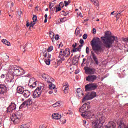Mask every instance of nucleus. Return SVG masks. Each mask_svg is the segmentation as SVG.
Listing matches in <instances>:
<instances>
[{"mask_svg":"<svg viewBox=\"0 0 128 128\" xmlns=\"http://www.w3.org/2000/svg\"><path fill=\"white\" fill-rule=\"evenodd\" d=\"M101 39L104 46L106 48H110L116 40V36H110V32L106 31L105 32L104 36H102Z\"/></svg>","mask_w":128,"mask_h":128,"instance_id":"nucleus-1","label":"nucleus"},{"mask_svg":"<svg viewBox=\"0 0 128 128\" xmlns=\"http://www.w3.org/2000/svg\"><path fill=\"white\" fill-rule=\"evenodd\" d=\"M88 108H90V106L88 105L87 103H85L79 109V112H82V114H81L82 116L86 118H90V120H92V118H94V115L90 111H86L88 110Z\"/></svg>","mask_w":128,"mask_h":128,"instance_id":"nucleus-2","label":"nucleus"},{"mask_svg":"<svg viewBox=\"0 0 128 128\" xmlns=\"http://www.w3.org/2000/svg\"><path fill=\"white\" fill-rule=\"evenodd\" d=\"M90 44L92 47V50L96 54H98V52H104L102 46H100V38H94L90 42Z\"/></svg>","mask_w":128,"mask_h":128,"instance_id":"nucleus-3","label":"nucleus"},{"mask_svg":"<svg viewBox=\"0 0 128 128\" xmlns=\"http://www.w3.org/2000/svg\"><path fill=\"white\" fill-rule=\"evenodd\" d=\"M70 54V52L68 48H66L64 50H61L58 56V62L61 64L62 62L64 60V58H68Z\"/></svg>","mask_w":128,"mask_h":128,"instance_id":"nucleus-4","label":"nucleus"},{"mask_svg":"<svg viewBox=\"0 0 128 128\" xmlns=\"http://www.w3.org/2000/svg\"><path fill=\"white\" fill-rule=\"evenodd\" d=\"M22 116V111H18L10 117L11 122H12L15 124H18L20 122Z\"/></svg>","mask_w":128,"mask_h":128,"instance_id":"nucleus-5","label":"nucleus"},{"mask_svg":"<svg viewBox=\"0 0 128 128\" xmlns=\"http://www.w3.org/2000/svg\"><path fill=\"white\" fill-rule=\"evenodd\" d=\"M44 90V86H39L37 87L32 94L34 98H40Z\"/></svg>","mask_w":128,"mask_h":128,"instance_id":"nucleus-6","label":"nucleus"},{"mask_svg":"<svg viewBox=\"0 0 128 128\" xmlns=\"http://www.w3.org/2000/svg\"><path fill=\"white\" fill-rule=\"evenodd\" d=\"M13 73L14 74H15V76H22V74H24L26 73V72H24V69L22 68L18 67L16 68L14 67V71Z\"/></svg>","mask_w":128,"mask_h":128,"instance_id":"nucleus-7","label":"nucleus"},{"mask_svg":"<svg viewBox=\"0 0 128 128\" xmlns=\"http://www.w3.org/2000/svg\"><path fill=\"white\" fill-rule=\"evenodd\" d=\"M98 88V84L96 83L88 84L85 86V90L90 92V90H94Z\"/></svg>","mask_w":128,"mask_h":128,"instance_id":"nucleus-8","label":"nucleus"},{"mask_svg":"<svg viewBox=\"0 0 128 128\" xmlns=\"http://www.w3.org/2000/svg\"><path fill=\"white\" fill-rule=\"evenodd\" d=\"M96 96V92H92L91 93L88 94L84 97L82 102H84L85 100H92L94 98H95Z\"/></svg>","mask_w":128,"mask_h":128,"instance_id":"nucleus-9","label":"nucleus"},{"mask_svg":"<svg viewBox=\"0 0 128 128\" xmlns=\"http://www.w3.org/2000/svg\"><path fill=\"white\" fill-rule=\"evenodd\" d=\"M96 120L102 126L106 122V117H104V115L98 112L96 117Z\"/></svg>","mask_w":128,"mask_h":128,"instance_id":"nucleus-10","label":"nucleus"},{"mask_svg":"<svg viewBox=\"0 0 128 128\" xmlns=\"http://www.w3.org/2000/svg\"><path fill=\"white\" fill-rule=\"evenodd\" d=\"M42 78L48 84H52V82H54V79L48 75V74H42Z\"/></svg>","mask_w":128,"mask_h":128,"instance_id":"nucleus-11","label":"nucleus"},{"mask_svg":"<svg viewBox=\"0 0 128 128\" xmlns=\"http://www.w3.org/2000/svg\"><path fill=\"white\" fill-rule=\"evenodd\" d=\"M85 72L88 74H96V69L94 68H90V67H84Z\"/></svg>","mask_w":128,"mask_h":128,"instance_id":"nucleus-12","label":"nucleus"},{"mask_svg":"<svg viewBox=\"0 0 128 128\" xmlns=\"http://www.w3.org/2000/svg\"><path fill=\"white\" fill-rule=\"evenodd\" d=\"M8 92V87L6 85L2 84H0V96Z\"/></svg>","mask_w":128,"mask_h":128,"instance_id":"nucleus-13","label":"nucleus"},{"mask_svg":"<svg viewBox=\"0 0 128 128\" xmlns=\"http://www.w3.org/2000/svg\"><path fill=\"white\" fill-rule=\"evenodd\" d=\"M28 86H29L30 88H36V79L34 78H30Z\"/></svg>","mask_w":128,"mask_h":128,"instance_id":"nucleus-14","label":"nucleus"},{"mask_svg":"<svg viewBox=\"0 0 128 128\" xmlns=\"http://www.w3.org/2000/svg\"><path fill=\"white\" fill-rule=\"evenodd\" d=\"M16 108V105L14 104V102H12L11 104L7 108L6 112H12V110H14Z\"/></svg>","mask_w":128,"mask_h":128,"instance_id":"nucleus-15","label":"nucleus"},{"mask_svg":"<svg viewBox=\"0 0 128 128\" xmlns=\"http://www.w3.org/2000/svg\"><path fill=\"white\" fill-rule=\"evenodd\" d=\"M98 77H96V75H89L86 78V80L87 82H94Z\"/></svg>","mask_w":128,"mask_h":128,"instance_id":"nucleus-16","label":"nucleus"},{"mask_svg":"<svg viewBox=\"0 0 128 128\" xmlns=\"http://www.w3.org/2000/svg\"><path fill=\"white\" fill-rule=\"evenodd\" d=\"M102 124L101 123H99L98 121L96 120L92 122V128H102Z\"/></svg>","mask_w":128,"mask_h":128,"instance_id":"nucleus-17","label":"nucleus"},{"mask_svg":"<svg viewBox=\"0 0 128 128\" xmlns=\"http://www.w3.org/2000/svg\"><path fill=\"white\" fill-rule=\"evenodd\" d=\"M90 54H91V56L94 60L96 64V66L98 65V64H99L98 59V57H96V55L94 52L92 51Z\"/></svg>","mask_w":128,"mask_h":128,"instance_id":"nucleus-18","label":"nucleus"},{"mask_svg":"<svg viewBox=\"0 0 128 128\" xmlns=\"http://www.w3.org/2000/svg\"><path fill=\"white\" fill-rule=\"evenodd\" d=\"M116 124L112 122H110L108 124V126H106L104 128H116Z\"/></svg>","mask_w":128,"mask_h":128,"instance_id":"nucleus-19","label":"nucleus"},{"mask_svg":"<svg viewBox=\"0 0 128 128\" xmlns=\"http://www.w3.org/2000/svg\"><path fill=\"white\" fill-rule=\"evenodd\" d=\"M62 118V116L58 113H54L52 114V118L54 120H60Z\"/></svg>","mask_w":128,"mask_h":128,"instance_id":"nucleus-20","label":"nucleus"},{"mask_svg":"<svg viewBox=\"0 0 128 128\" xmlns=\"http://www.w3.org/2000/svg\"><path fill=\"white\" fill-rule=\"evenodd\" d=\"M62 90L64 92V94L68 93V84L66 83L62 86Z\"/></svg>","mask_w":128,"mask_h":128,"instance_id":"nucleus-21","label":"nucleus"},{"mask_svg":"<svg viewBox=\"0 0 128 128\" xmlns=\"http://www.w3.org/2000/svg\"><path fill=\"white\" fill-rule=\"evenodd\" d=\"M12 76H10L8 75H6V82H14V78Z\"/></svg>","mask_w":128,"mask_h":128,"instance_id":"nucleus-22","label":"nucleus"},{"mask_svg":"<svg viewBox=\"0 0 128 128\" xmlns=\"http://www.w3.org/2000/svg\"><path fill=\"white\" fill-rule=\"evenodd\" d=\"M22 94L23 96H24V98H28V96H30V92L28 90H24Z\"/></svg>","mask_w":128,"mask_h":128,"instance_id":"nucleus-23","label":"nucleus"},{"mask_svg":"<svg viewBox=\"0 0 128 128\" xmlns=\"http://www.w3.org/2000/svg\"><path fill=\"white\" fill-rule=\"evenodd\" d=\"M24 91V88L22 87L18 86L17 88V92H18V94H23Z\"/></svg>","mask_w":128,"mask_h":128,"instance_id":"nucleus-24","label":"nucleus"},{"mask_svg":"<svg viewBox=\"0 0 128 128\" xmlns=\"http://www.w3.org/2000/svg\"><path fill=\"white\" fill-rule=\"evenodd\" d=\"M26 102V106H30L32 104V98H30L27 101H24Z\"/></svg>","mask_w":128,"mask_h":128,"instance_id":"nucleus-25","label":"nucleus"},{"mask_svg":"<svg viewBox=\"0 0 128 128\" xmlns=\"http://www.w3.org/2000/svg\"><path fill=\"white\" fill-rule=\"evenodd\" d=\"M76 92L78 96H80L81 94L82 96H84V93H82V90L80 88H77Z\"/></svg>","mask_w":128,"mask_h":128,"instance_id":"nucleus-26","label":"nucleus"},{"mask_svg":"<svg viewBox=\"0 0 128 128\" xmlns=\"http://www.w3.org/2000/svg\"><path fill=\"white\" fill-rule=\"evenodd\" d=\"M30 124H22L21 126H20L18 128H30Z\"/></svg>","mask_w":128,"mask_h":128,"instance_id":"nucleus-27","label":"nucleus"},{"mask_svg":"<svg viewBox=\"0 0 128 128\" xmlns=\"http://www.w3.org/2000/svg\"><path fill=\"white\" fill-rule=\"evenodd\" d=\"M2 42H3V44H6V46H10V42L8 41V40L6 39L2 40Z\"/></svg>","mask_w":128,"mask_h":128,"instance_id":"nucleus-28","label":"nucleus"},{"mask_svg":"<svg viewBox=\"0 0 128 128\" xmlns=\"http://www.w3.org/2000/svg\"><path fill=\"white\" fill-rule=\"evenodd\" d=\"M80 52V48H74L72 51V52Z\"/></svg>","mask_w":128,"mask_h":128,"instance_id":"nucleus-29","label":"nucleus"},{"mask_svg":"<svg viewBox=\"0 0 128 128\" xmlns=\"http://www.w3.org/2000/svg\"><path fill=\"white\" fill-rule=\"evenodd\" d=\"M49 88L50 90H54V88H56V85L51 82V84L49 85Z\"/></svg>","mask_w":128,"mask_h":128,"instance_id":"nucleus-30","label":"nucleus"},{"mask_svg":"<svg viewBox=\"0 0 128 128\" xmlns=\"http://www.w3.org/2000/svg\"><path fill=\"white\" fill-rule=\"evenodd\" d=\"M91 2H94V6H98V0H90Z\"/></svg>","mask_w":128,"mask_h":128,"instance_id":"nucleus-31","label":"nucleus"},{"mask_svg":"<svg viewBox=\"0 0 128 128\" xmlns=\"http://www.w3.org/2000/svg\"><path fill=\"white\" fill-rule=\"evenodd\" d=\"M50 54V52L46 50H45L43 52V56H44V58H46Z\"/></svg>","mask_w":128,"mask_h":128,"instance_id":"nucleus-32","label":"nucleus"},{"mask_svg":"<svg viewBox=\"0 0 128 128\" xmlns=\"http://www.w3.org/2000/svg\"><path fill=\"white\" fill-rule=\"evenodd\" d=\"M44 62L47 64V66H50V59H46L44 60Z\"/></svg>","mask_w":128,"mask_h":128,"instance_id":"nucleus-33","label":"nucleus"},{"mask_svg":"<svg viewBox=\"0 0 128 128\" xmlns=\"http://www.w3.org/2000/svg\"><path fill=\"white\" fill-rule=\"evenodd\" d=\"M60 102H56V103L53 104L52 106L53 108H56V106H60Z\"/></svg>","mask_w":128,"mask_h":128,"instance_id":"nucleus-34","label":"nucleus"},{"mask_svg":"<svg viewBox=\"0 0 128 128\" xmlns=\"http://www.w3.org/2000/svg\"><path fill=\"white\" fill-rule=\"evenodd\" d=\"M24 106H26V102H24L19 107L20 110L22 108H24Z\"/></svg>","mask_w":128,"mask_h":128,"instance_id":"nucleus-35","label":"nucleus"},{"mask_svg":"<svg viewBox=\"0 0 128 128\" xmlns=\"http://www.w3.org/2000/svg\"><path fill=\"white\" fill-rule=\"evenodd\" d=\"M52 50H54V46H51L50 47H48L47 52H52Z\"/></svg>","mask_w":128,"mask_h":128,"instance_id":"nucleus-36","label":"nucleus"},{"mask_svg":"<svg viewBox=\"0 0 128 128\" xmlns=\"http://www.w3.org/2000/svg\"><path fill=\"white\" fill-rule=\"evenodd\" d=\"M54 8H56V12H60V10H62V8L60 7L54 6Z\"/></svg>","mask_w":128,"mask_h":128,"instance_id":"nucleus-37","label":"nucleus"},{"mask_svg":"<svg viewBox=\"0 0 128 128\" xmlns=\"http://www.w3.org/2000/svg\"><path fill=\"white\" fill-rule=\"evenodd\" d=\"M49 36L50 38H54V33L53 32H50L49 34Z\"/></svg>","mask_w":128,"mask_h":128,"instance_id":"nucleus-38","label":"nucleus"},{"mask_svg":"<svg viewBox=\"0 0 128 128\" xmlns=\"http://www.w3.org/2000/svg\"><path fill=\"white\" fill-rule=\"evenodd\" d=\"M66 20V18L64 17L63 18H62L60 20V22H64Z\"/></svg>","mask_w":128,"mask_h":128,"instance_id":"nucleus-39","label":"nucleus"},{"mask_svg":"<svg viewBox=\"0 0 128 128\" xmlns=\"http://www.w3.org/2000/svg\"><path fill=\"white\" fill-rule=\"evenodd\" d=\"M33 22H36L38 20V18L36 15H34L32 17Z\"/></svg>","mask_w":128,"mask_h":128,"instance_id":"nucleus-40","label":"nucleus"},{"mask_svg":"<svg viewBox=\"0 0 128 128\" xmlns=\"http://www.w3.org/2000/svg\"><path fill=\"white\" fill-rule=\"evenodd\" d=\"M3 122H2V116H0V128L2 126Z\"/></svg>","mask_w":128,"mask_h":128,"instance_id":"nucleus-41","label":"nucleus"},{"mask_svg":"<svg viewBox=\"0 0 128 128\" xmlns=\"http://www.w3.org/2000/svg\"><path fill=\"white\" fill-rule=\"evenodd\" d=\"M80 30H76L75 34H76V36H78V34H80Z\"/></svg>","mask_w":128,"mask_h":128,"instance_id":"nucleus-42","label":"nucleus"},{"mask_svg":"<svg viewBox=\"0 0 128 128\" xmlns=\"http://www.w3.org/2000/svg\"><path fill=\"white\" fill-rule=\"evenodd\" d=\"M52 6H54V4L50 2L49 4V8H50V10H52Z\"/></svg>","mask_w":128,"mask_h":128,"instance_id":"nucleus-43","label":"nucleus"},{"mask_svg":"<svg viewBox=\"0 0 128 128\" xmlns=\"http://www.w3.org/2000/svg\"><path fill=\"white\" fill-rule=\"evenodd\" d=\"M60 38V36H58V34H56V35L55 37H54V39L56 40H58Z\"/></svg>","mask_w":128,"mask_h":128,"instance_id":"nucleus-44","label":"nucleus"},{"mask_svg":"<svg viewBox=\"0 0 128 128\" xmlns=\"http://www.w3.org/2000/svg\"><path fill=\"white\" fill-rule=\"evenodd\" d=\"M83 40H86V38H88V34H84L82 36Z\"/></svg>","mask_w":128,"mask_h":128,"instance_id":"nucleus-45","label":"nucleus"},{"mask_svg":"<svg viewBox=\"0 0 128 128\" xmlns=\"http://www.w3.org/2000/svg\"><path fill=\"white\" fill-rule=\"evenodd\" d=\"M72 63H73V64L76 65V64H78V60H75L74 59L72 60Z\"/></svg>","mask_w":128,"mask_h":128,"instance_id":"nucleus-46","label":"nucleus"},{"mask_svg":"<svg viewBox=\"0 0 128 128\" xmlns=\"http://www.w3.org/2000/svg\"><path fill=\"white\" fill-rule=\"evenodd\" d=\"M86 54H90V48L88 47L86 48Z\"/></svg>","mask_w":128,"mask_h":128,"instance_id":"nucleus-47","label":"nucleus"},{"mask_svg":"<svg viewBox=\"0 0 128 128\" xmlns=\"http://www.w3.org/2000/svg\"><path fill=\"white\" fill-rule=\"evenodd\" d=\"M39 128H46V126L44 124L40 125L39 126Z\"/></svg>","mask_w":128,"mask_h":128,"instance_id":"nucleus-48","label":"nucleus"},{"mask_svg":"<svg viewBox=\"0 0 128 128\" xmlns=\"http://www.w3.org/2000/svg\"><path fill=\"white\" fill-rule=\"evenodd\" d=\"M36 24V22H34L30 24V26H34Z\"/></svg>","mask_w":128,"mask_h":128,"instance_id":"nucleus-49","label":"nucleus"},{"mask_svg":"<svg viewBox=\"0 0 128 128\" xmlns=\"http://www.w3.org/2000/svg\"><path fill=\"white\" fill-rule=\"evenodd\" d=\"M76 46H78V44L75 43L72 45V46L74 48H76Z\"/></svg>","mask_w":128,"mask_h":128,"instance_id":"nucleus-50","label":"nucleus"},{"mask_svg":"<svg viewBox=\"0 0 128 128\" xmlns=\"http://www.w3.org/2000/svg\"><path fill=\"white\" fill-rule=\"evenodd\" d=\"M83 124L84 126H88V124H86V120H83Z\"/></svg>","mask_w":128,"mask_h":128,"instance_id":"nucleus-51","label":"nucleus"},{"mask_svg":"<svg viewBox=\"0 0 128 128\" xmlns=\"http://www.w3.org/2000/svg\"><path fill=\"white\" fill-rule=\"evenodd\" d=\"M84 41L82 39H80V44H84Z\"/></svg>","mask_w":128,"mask_h":128,"instance_id":"nucleus-52","label":"nucleus"},{"mask_svg":"<svg viewBox=\"0 0 128 128\" xmlns=\"http://www.w3.org/2000/svg\"><path fill=\"white\" fill-rule=\"evenodd\" d=\"M64 4L65 6H68L69 3L68 2H66V1H64Z\"/></svg>","mask_w":128,"mask_h":128,"instance_id":"nucleus-53","label":"nucleus"},{"mask_svg":"<svg viewBox=\"0 0 128 128\" xmlns=\"http://www.w3.org/2000/svg\"><path fill=\"white\" fill-rule=\"evenodd\" d=\"M50 56H52V55H50V54H48V56H46L47 59L50 60Z\"/></svg>","mask_w":128,"mask_h":128,"instance_id":"nucleus-54","label":"nucleus"},{"mask_svg":"<svg viewBox=\"0 0 128 128\" xmlns=\"http://www.w3.org/2000/svg\"><path fill=\"white\" fill-rule=\"evenodd\" d=\"M6 75L2 74V75H1V78H6Z\"/></svg>","mask_w":128,"mask_h":128,"instance_id":"nucleus-55","label":"nucleus"},{"mask_svg":"<svg viewBox=\"0 0 128 128\" xmlns=\"http://www.w3.org/2000/svg\"><path fill=\"white\" fill-rule=\"evenodd\" d=\"M96 28H93V34H96Z\"/></svg>","mask_w":128,"mask_h":128,"instance_id":"nucleus-56","label":"nucleus"},{"mask_svg":"<svg viewBox=\"0 0 128 128\" xmlns=\"http://www.w3.org/2000/svg\"><path fill=\"white\" fill-rule=\"evenodd\" d=\"M4 58L6 60H8V58H10V56H8V55H6Z\"/></svg>","mask_w":128,"mask_h":128,"instance_id":"nucleus-57","label":"nucleus"},{"mask_svg":"<svg viewBox=\"0 0 128 128\" xmlns=\"http://www.w3.org/2000/svg\"><path fill=\"white\" fill-rule=\"evenodd\" d=\"M22 14V11H20V12H18V16H20V14Z\"/></svg>","mask_w":128,"mask_h":128,"instance_id":"nucleus-58","label":"nucleus"},{"mask_svg":"<svg viewBox=\"0 0 128 128\" xmlns=\"http://www.w3.org/2000/svg\"><path fill=\"white\" fill-rule=\"evenodd\" d=\"M62 4H64L62 2H60L59 4V6H60V8H62Z\"/></svg>","mask_w":128,"mask_h":128,"instance_id":"nucleus-59","label":"nucleus"},{"mask_svg":"<svg viewBox=\"0 0 128 128\" xmlns=\"http://www.w3.org/2000/svg\"><path fill=\"white\" fill-rule=\"evenodd\" d=\"M26 26L28 27V26H30V24L29 22H27Z\"/></svg>","mask_w":128,"mask_h":128,"instance_id":"nucleus-60","label":"nucleus"},{"mask_svg":"<svg viewBox=\"0 0 128 128\" xmlns=\"http://www.w3.org/2000/svg\"><path fill=\"white\" fill-rule=\"evenodd\" d=\"M86 60V58H83L82 63L84 64V62Z\"/></svg>","mask_w":128,"mask_h":128,"instance_id":"nucleus-61","label":"nucleus"},{"mask_svg":"<svg viewBox=\"0 0 128 128\" xmlns=\"http://www.w3.org/2000/svg\"><path fill=\"white\" fill-rule=\"evenodd\" d=\"M51 40H52V42H54V37L51 38Z\"/></svg>","mask_w":128,"mask_h":128,"instance_id":"nucleus-62","label":"nucleus"},{"mask_svg":"<svg viewBox=\"0 0 128 128\" xmlns=\"http://www.w3.org/2000/svg\"><path fill=\"white\" fill-rule=\"evenodd\" d=\"M44 16L45 18H48V14H45Z\"/></svg>","mask_w":128,"mask_h":128,"instance_id":"nucleus-63","label":"nucleus"},{"mask_svg":"<svg viewBox=\"0 0 128 128\" xmlns=\"http://www.w3.org/2000/svg\"><path fill=\"white\" fill-rule=\"evenodd\" d=\"M52 92H53L52 90H50V92H48V94H52Z\"/></svg>","mask_w":128,"mask_h":128,"instance_id":"nucleus-64","label":"nucleus"}]
</instances>
